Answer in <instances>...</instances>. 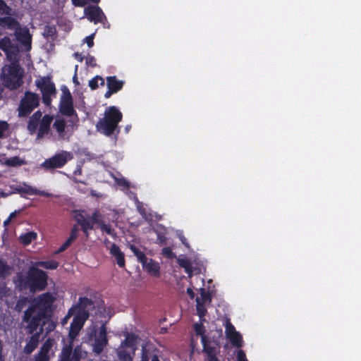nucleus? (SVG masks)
<instances>
[{"instance_id": "bb28decb", "label": "nucleus", "mask_w": 361, "mask_h": 361, "mask_svg": "<svg viewBox=\"0 0 361 361\" xmlns=\"http://www.w3.org/2000/svg\"><path fill=\"white\" fill-rule=\"evenodd\" d=\"M25 161L18 156L8 158L5 160L4 164L8 166L16 167L25 164Z\"/></svg>"}, {"instance_id": "ddd939ff", "label": "nucleus", "mask_w": 361, "mask_h": 361, "mask_svg": "<svg viewBox=\"0 0 361 361\" xmlns=\"http://www.w3.org/2000/svg\"><path fill=\"white\" fill-rule=\"evenodd\" d=\"M53 346L52 340L47 339L42 345L39 350L34 355L33 361H49L51 359L50 351Z\"/></svg>"}, {"instance_id": "13d9d810", "label": "nucleus", "mask_w": 361, "mask_h": 361, "mask_svg": "<svg viewBox=\"0 0 361 361\" xmlns=\"http://www.w3.org/2000/svg\"><path fill=\"white\" fill-rule=\"evenodd\" d=\"M185 273L188 274L189 277H191L192 275V265L190 264L188 267L183 268Z\"/></svg>"}, {"instance_id": "f704fd0d", "label": "nucleus", "mask_w": 361, "mask_h": 361, "mask_svg": "<svg viewBox=\"0 0 361 361\" xmlns=\"http://www.w3.org/2000/svg\"><path fill=\"white\" fill-rule=\"evenodd\" d=\"M92 222V225L97 224L99 226L103 223V216L98 209H96L90 218L89 219Z\"/></svg>"}, {"instance_id": "2eb2a0df", "label": "nucleus", "mask_w": 361, "mask_h": 361, "mask_svg": "<svg viewBox=\"0 0 361 361\" xmlns=\"http://www.w3.org/2000/svg\"><path fill=\"white\" fill-rule=\"evenodd\" d=\"M202 351L207 357V361H220L217 357V354L219 353V350L215 346L212 345V342L209 338L205 340V338H202Z\"/></svg>"}, {"instance_id": "aec40b11", "label": "nucleus", "mask_w": 361, "mask_h": 361, "mask_svg": "<svg viewBox=\"0 0 361 361\" xmlns=\"http://www.w3.org/2000/svg\"><path fill=\"white\" fill-rule=\"evenodd\" d=\"M75 220L77 223L80 225L81 230L87 237L89 235L88 231L92 230L94 228V226L92 225V222L89 219L85 218L82 214H79L76 216Z\"/></svg>"}, {"instance_id": "4468645a", "label": "nucleus", "mask_w": 361, "mask_h": 361, "mask_svg": "<svg viewBox=\"0 0 361 361\" xmlns=\"http://www.w3.org/2000/svg\"><path fill=\"white\" fill-rule=\"evenodd\" d=\"M73 319L72 322L71 323L70 329L68 332V336L71 341H73L77 336L79 334L80 331L82 329L85 322L88 319H85L81 317L80 316H76L73 314Z\"/></svg>"}, {"instance_id": "6e6d98bb", "label": "nucleus", "mask_w": 361, "mask_h": 361, "mask_svg": "<svg viewBox=\"0 0 361 361\" xmlns=\"http://www.w3.org/2000/svg\"><path fill=\"white\" fill-rule=\"evenodd\" d=\"M72 353V345H69L63 350L64 357L69 358Z\"/></svg>"}, {"instance_id": "5701e85b", "label": "nucleus", "mask_w": 361, "mask_h": 361, "mask_svg": "<svg viewBox=\"0 0 361 361\" xmlns=\"http://www.w3.org/2000/svg\"><path fill=\"white\" fill-rule=\"evenodd\" d=\"M195 301H196L197 314L199 316L200 321L204 322L205 319H204V317L207 313V310L204 305V303L201 302V299L199 298V297H197Z\"/></svg>"}, {"instance_id": "69168bd1", "label": "nucleus", "mask_w": 361, "mask_h": 361, "mask_svg": "<svg viewBox=\"0 0 361 361\" xmlns=\"http://www.w3.org/2000/svg\"><path fill=\"white\" fill-rule=\"evenodd\" d=\"M74 55H75V57L76 59H78L80 62L82 61L83 56H82L81 54H79V53L76 52V53L74 54Z\"/></svg>"}, {"instance_id": "dca6fc26", "label": "nucleus", "mask_w": 361, "mask_h": 361, "mask_svg": "<svg viewBox=\"0 0 361 361\" xmlns=\"http://www.w3.org/2000/svg\"><path fill=\"white\" fill-rule=\"evenodd\" d=\"M54 116L50 114H45L39 123L38 131L37 133V139L42 138L47 135L50 130V126L53 121Z\"/></svg>"}, {"instance_id": "f8f14e48", "label": "nucleus", "mask_w": 361, "mask_h": 361, "mask_svg": "<svg viewBox=\"0 0 361 361\" xmlns=\"http://www.w3.org/2000/svg\"><path fill=\"white\" fill-rule=\"evenodd\" d=\"M85 13L87 18L94 22V24L102 23L106 18L100 7L97 6H90L85 9Z\"/></svg>"}, {"instance_id": "09e8293b", "label": "nucleus", "mask_w": 361, "mask_h": 361, "mask_svg": "<svg viewBox=\"0 0 361 361\" xmlns=\"http://www.w3.org/2000/svg\"><path fill=\"white\" fill-rule=\"evenodd\" d=\"M72 4L77 7H83L88 4L87 0H71Z\"/></svg>"}, {"instance_id": "6ab92c4d", "label": "nucleus", "mask_w": 361, "mask_h": 361, "mask_svg": "<svg viewBox=\"0 0 361 361\" xmlns=\"http://www.w3.org/2000/svg\"><path fill=\"white\" fill-rule=\"evenodd\" d=\"M79 228L78 225H74L71 228V233L68 239L64 242V243L58 249L57 253H61L64 252L66 249H68L72 243L76 240L78 236Z\"/></svg>"}, {"instance_id": "4be33fe9", "label": "nucleus", "mask_w": 361, "mask_h": 361, "mask_svg": "<svg viewBox=\"0 0 361 361\" xmlns=\"http://www.w3.org/2000/svg\"><path fill=\"white\" fill-rule=\"evenodd\" d=\"M0 25L1 27L13 30L18 25V22L14 18L5 16L0 18Z\"/></svg>"}, {"instance_id": "4c0bfd02", "label": "nucleus", "mask_w": 361, "mask_h": 361, "mask_svg": "<svg viewBox=\"0 0 361 361\" xmlns=\"http://www.w3.org/2000/svg\"><path fill=\"white\" fill-rule=\"evenodd\" d=\"M200 297L199 298L201 299V302L204 303H210L212 302V295L211 293L208 291H206L205 288H201L200 289Z\"/></svg>"}, {"instance_id": "cd10ccee", "label": "nucleus", "mask_w": 361, "mask_h": 361, "mask_svg": "<svg viewBox=\"0 0 361 361\" xmlns=\"http://www.w3.org/2000/svg\"><path fill=\"white\" fill-rule=\"evenodd\" d=\"M30 302V299L26 296L20 297L17 300L15 310L17 312H22L23 310L27 305L28 303Z\"/></svg>"}, {"instance_id": "0e129e2a", "label": "nucleus", "mask_w": 361, "mask_h": 361, "mask_svg": "<svg viewBox=\"0 0 361 361\" xmlns=\"http://www.w3.org/2000/svg\"><path fill=\"white\" fill-rule=\"evenodd\" d=\"M179 238H180V240H181L182 243H183L185 246H186V247H188V246H189V245H188V242H187V239H186L183 235H180V236L179 237Z\"/></svg>"}, {"instance_id": "e2e57ef3", "label": "nucleus", "mask_w": 361, "mask_h": 361, "mask_svg": "<svg viewBox=\"0 0 361 361\" xmlns=\"http://www.w3.org/2000/svg\"><path fill=\"white\" fill-rule=\"evenodd\" d=\"M2 352H3V346H2L1 341L0 340V361H5V358L2 354Z\"/></svg>"}, {"instance_id": "c756f323", "label": "nucleus", "mask_w": 361, "mask_h": 361, "mask_svg": "<svg viewBox=\"0 0 361 361\" xmlns=\"http://www.w3.org/2000/svg\"><path fill=\"white\" fill-rule=\"evenodd\" d=\"M36 238H37V233L33 231H30V232H27V233L22 235L20 237V239L21 243L23 245H27L30 244L32 240H34Z\"/></svg>"}, {"instance_id": "ea45409f", "label": "nucleus", "mask_w": 361, "mask_h": 361, "mask_svg": "<svg viewBox=\"0 0 361 361\" xmlns=\"http://www.w3.org/2000/svg\"><path fill=\"white\" fill-rule=\"evenodd\" d=\"M118 357L121 361H131L132 357L130 356V353L123 349L120 350L118 352Z\"/></svg>"}, {"instance_id": "a878e982", "label": "nucleus", "mask_w": 361, "mask_h": 361, "mask_svg": "<svg viewBox=\"0 0 361 361\" xmlns=\"http://www.w3.org/2000/svg\"><path fill=\"white\" fill-rule=\"evenodd\" d=\"M137 337L133 333H128L122 343L128 348H134L137 344Z\"/></svg>"}, {"instance_id": "9d476101", "label": "nucleus", "mask_w": 361, "mask_h": 361, "mask_svg": "<svg viewBox=\"0 0 361 361\" xmlns=\"http://www.w3.org/2000/svg\"><path fill=\"white\" fill-rule=\"evenodd\" d=\"M68 153L65 151L56 154L51 158L45 159L42 163L41 167L46 171H52L56 169L62 168L68 161Z\"/></svg>"}, {"instance_id": "603ef678", "label": "nucleus", "mask_w": 361, "mask_h": 361, "mask_svg": "<svg viewBox=\"0 0 361 361\" xmlns=\"http://www.w3.org/2000/svg\"><path fill=\"white\" fill-rule=\"evenodd\" d=\"M178 264L180 267L185 268L186 267H188L190 264H191L190 260L188 259H178Z\"/></svg>"}, {"instance_id": "e433bc0d", "label": "nucleus", "mask_w": 361, "mask_h": 361, "mask_svg": "<svg viewBox=\"0 0 361 361\" xmlns=\"http://www.w3.org/2000/svg\"><path fill=\"white\" fill-rule=\"evenodd\" d=\"M39 121H38L37 120H35L31 117L30 118L27 123V128L31 135L37 132L39 126Z\"/></svg>"}, {"instance_id": "0eeeda50", "label": "nucleus", "mask_w": 361, "mask_h": 361, "mask_svg": "<svg viewBox=\"0 0 361 361\" xmlns=\"http://www.w3.org/2000/svg\"><path fill=\"white\" fill-rule=\"evenodd\" d=\"M93 306L94 302L91 299L87 297H80L78 302L68 310L67 317H71L75 314L88 319L90 317V310Z\"/></svg>"}, {"instance_id": "3c124183", "label": "nucleus", "mask_w": 361, "mask_h": 361, "mask_svg": "<svg viewBox=\"0 0 361 361\" xmlns=\"http://www.w3.org/2000/svg\"><path fill=\"white\" fill-rule=\"evenodd\" d=\"M94 34H92L86 37L85 39V41L89 47H92L94 46Z\"/></svg>"}, {"instance_id": "20e7f679", "label": "nucleus", "mask_w": 361, "mask_h": 361, "mask_svg": "<svg viewBox=\"0 0 361 361\" xmlns=\"http://www.w3.org/2000/svg\"><path fill=\"white\" fill-rule=\"evenodd\" d=\"M23 71L16 61L2 68L1 79L3 85L10 90L18 89L23 83Z\"/></svg>"}, {"instance_id": "680f3d73", "label": "nucleus", "mask_w": 361, "mask_h": 361, "mask_svg": "<svg viewBox=\"0 0 361 361\" xmlns=\"http://www.w3.org/2000/svg\"><path fill=\"white\" fill-rule=\"evenodd\" d=\"M18 213V211H14L13 212H11L8 218V221H11L13 219L16 218Z\"/></svg>"}, {"instance_id": "c03bdc74", "label": "nucleus", "mask_w": 361, "mask_h": 361, "mask_svg": "<svg viewBox=\"0 0 361 361\" xmlns=\"http://www.w3.org/2000/svg\"><path fill=\"white\" fill-rule=\"evenodd\" d=\"M56 33V30L54 26H47L44 30V35L47 37H53Z\"/></svg>"}, {"instance_id": "8fccbe9b", "label": "nucleus", "mask_w": 361, "mask_h": 361, "mask_svg": "<svg viewBox=\"0 0 361 361\" xmlns=\"http://www.w3.org/2000/svg\"><path fill=\"white\" fill-rule=\"evenodd\" d=\"M157 240L161 244H165L167 240V238L164 233H161V232H157Z\"/></svg>"}, {"instance_id": "bf43d9fd", "label": "nucleus", "mask_w": 361, "mask_h": 361, "mask_svg": "<svg viewBox=\"0 0 361 361\" xmlns=\"http://www.w3.org/2000/svg\"><path fill=\"white\" fill-rule=\"evenodd\" d=\"M185 273L188 274L189 277H191L192 275V265L190 264L188 267L183 268Z\"/></svg>"}, {"instance_id": "423d86ee", "label": "nucleus", "mask_w": 361, "mask_h": 361, "mask_svg": "<svg viewBox=\"0 0 361 361\" xmlns=\"http://www.w3.org/2000/svg\"><path fill=\"white\" fill-rule=\"evenodd\" d=\"M35 85L42 92V102L47 106L50 107L52 101L51 96L55 97L56 94L55 84L49 77H42L35 81Z\"/></svg>"}, {"instance_id": "b1692460", "label": "nucleus", "mask_w": 361, "mask_h": 361, "mask_svg": "<svg viewBox=\"0 0 361 361\" xmlns=\"http://www.w3.org/2000/svg\"><path fill=\"white\" fill-rule=\"evenodd\" d=\"M35 265L46 269H56L59 266V263L54 259L47 260V261H39L35 263Z\"/></svg>"}, {"instance_id": "39448f33", "label": "nucleus", "mask_w": 361, "mask_h": 361, "mask_svg": "<svg viewBox=\"0 0 361 361\" xmlns=\"http://www.w3.org/2000/svg\"><path fill=\"white\" fill-rule=\"evenodd\" d=\"M39 105V97L37 94L26 91L20 99L18 107L19 117H27Z\"/></svg>"}, {"instance_id": "37998d69", "label": "nucleus", "mask_w": 361, "mask_h": 361, "mask_svg": "<svg viewBox=\"0 0 361 361\" xmlns=\"http://www.w3.org/2000/svg\"><path fill=\"white\" fill-rule=\"evenodd\" d=\"M138 212L140 214V215L146 220V221H151L152 220V215L149 213H147L146 209L142 207H137Z\"/></svg>"}, {"instance_id": "72a5a7b5", "label": "nucleus", "mask_w": 361, "mask_h": 361, "mask_svg": "<svg viewBox=\"0 0 361 361\" xmlns=\"http://www.w3.org/2000/svg\"><path fill=\"white\" fill-rule=\"evenodd\" d=\"M99 81H100V85L104 86L105 84L104 79L99 75L94 76L89 81V87L91 88V90H93L97 89L99 87Z\"/></svg>"}, {"instance_id": "79ce46f5", "label": "nucleus", "mask_w": 361, "mask_h": 361, "mask_svg": "<svg viewBox=\"0 0 361 361\" xmlns=\"http://www.w3.org/2000/svg\"><path fill=\"white\" fill-rule=\"evenodd\" d=\"M161 254L169 259L175 257V255L170 247H165L161 250Z\"/></svg>"}, {"instance_id": "1a4fd4ad", "label": "nucleus", "mask_w": 361, "mask_h": 361, "mask_svg": "<svg viewBox=\"0 0 361 361\" xmlns=\"http://www.w3.org/2000/svg\"><path fill=\"white\" fill-rule=\"evenodd\" d=\"M91 336H94L93 351L97 354H100L106 345L108 344L107 332L105 324H102L99 331L92 330Z\"/></svg>"}, {"instance_id": "9b49d317", "label": "nucleus", "mask_w": 361, "mask_h": 361, "mask_svg": "<svg viewBox=\"0 0 361 361\" xmlns=\"http://www.w3.org/2000/svg\"><path fill=\"white\" fill-rule=\"evenodd\" d=\"M124 84V81L118 80L115 75L106 77V85L108 90L104 93V97L108 99L113 94L117 93L121 90Z\"/></svg>"}, {"instance_id": "473e14b6", "label": "nucleus", "mask_w": 361, "mask_h": 361, "mask_svg": "<svg viewBox=\"0 0 361 361\" xmlns=\"http://www.w3.org/2000/svg\"><path fill=\"white\" fill-rule=\"evenodd\" d=\"M140 361H160L157 355H151L146 348H143L142 350V355Z\"/></svg>"}, {"instance_id": "4d7b16f0", "label": "nucleus", "mask_w": 361, "mask_h": 361, "mask_svg": "<svg viewBox=\"0 0 361 361\" xmlns=\"http://www.w3.org/2000/svg\"><path fill=\"white\" fill-rule=\"evenodd\" d=\"M118 184L119 185L123 186L125 188H128L129 187V183L126 179H124V178L118 180Z\"/></svg>"}, {"instance_id": "6e6552de", "label": "nucleus", "mask_w": 361, "mask_h": 361, "mask_svg": "<svg viewBox=\"0 0 361 361\" xmlns=\"http://www.w3.org/2000/svg\"><path fill=\"white\" fill-rule=\"evenodd\" d=\"M59 112L68 117L75 116L78 118V114L73 106V99L69 90L64 87L62 89V95L61 97L59 105Z\"/></svg>"}, {"instance_id": "f3484780", "label": "nucleus", "mask_w": 361, "mask_h": 361, "mask_svg": "<svg viewBox=\"0 0 361 361\" xmlns=\"http://www.w3.org/2000/svg\"><path fill=\"white\" fill-rule=\"evenodd\" d=\"M110 254L114 257L116 264L120 267H125V255L123 252H121L120 247L115 243H113L111 246Z\"/></svg>"}, {"instance_id": "2f4dec72", "label": "nucleus", "mask_w": 361, "mask_h": 361, "mask_svg": "<svg viewBox=\"0 0 361 361\" xmlns=\"http://www.w3.org/2000/svg\"><path fill=\"white\" fill-rule=\"evenodd\" d=\"M231 343L235 347L240 348L243 345V338L239 332L233 334L227 338Z\"/></svg>"}, {"instance_id": "774afa93", "label": "nucleus", "mask_w": 361, "mask_h": 361, "mask_svg": "<svg viewBox=\"0 0 361 361\" xmlns=\"http://www.w3.org/2000/svg\"><path fill=\"white\" fill-rule=\"evenodd\" d=\"M69 318L70 317H67L66 314V317L63 319V324H65Z\"/></svg>"}, {"instance_id": "338daca9", "label": "nucleus", "mask_w": 361, "mask_h": 361, "mask_svg": "<svg viewBox=\"0 0 361 361\" xmlns=\"http://www.w3.org/2000/svg\"><path fill=\"white\" fill-rule=\"evenodd\" d=\"M88 1V3L89 2H92V3H94V4H98L100 0H87Z\"/></svg>"}, {"instance_id": "a19ab883", "label": "nucleus", "mask_w": 361, "mask_h": 361, "mask_svg": "<svg viewBox=\"0 0 361 361\" xmlns=\"http://www.w3.org/2000/svg\"><path fill=\"white\" fill-rule=\"evenodd\" d=\"M237 332L238 331H236L234 326L231 322H228L226 325V331H225L226 338H228V336H230Z\"/></svg>"}, {"instance_id": "393cba45", "label": "nucleus", "mask_w": 361, "mask_h": 361, "mask_svg": "<svg viewBox=\"0 0 361 361\" xmlns=\"http://www.w3.org/2000/svg\"><path fill=\"white\" fill-rule=\"evenodd\" d=\"M130 249L133 252L134 255L137 257V261L141 264L145 263L147 257L144 252L141 251L136 245H130Z\"/></svg>"}, {"instance_id": "58836bf2", "label": "nucleus", "mask_w": 361, "mask_h": 361, "mask_svg": "<svg viewBox=\"0 0 361 361\" xmlns=\"http://www.w3.org/2000/svg\"><path fill=\"white\" fill-rule=\"evenodd\" d=\"M99 228L102 231L105 232L108 235L112 237L116 236V233L115 232L114 229L111 227L110 224H105L103 221V223L99 226Z\"/></svg>"}, {"instance_id": "7ed1b4c3", "label": "nucleus", "mask_w": 361, "mask_h": 361, "mask_svg": "<svg viewBox=\"0 0 361 361\" xmlns=\"http://www.w3.org/2000/svg\"><path fill=\"white\" fill-rule=\"evenodd\" d=\"M123 114L115 106L107 107L104 114V117L100 118L96 124L97 130L107 136L111 137L120 133L118 123L122 121Z\"/></svg>"}, {"instance_id": "c85d7f7f", "label": "nucleus", "mask_w": 361, "mask_h": 361, "mask_svg": "<svg viewBox=\"0 0 361 361\" xmlns=\"http://www.w3.org/2000/svg\"><path fill=\"white\" fill-rule=\"evenodd\" d=\"M13 44L8 37H4L0 39V49L8 54L9 50L13 48Z\"/></svg>"}, {"instance_id": "de8ad7c7", "label": "nucleus", "mask_w": 361, "mask_h": 361, "mask_svg": "<svg viewBox=\"0 0 361 361\" xmlns=\"http://www.w3.org/2000/svg\"><path fill=\"white\" fill-rule=\"evenodd\" d=\"M86 64L91 67H95L97 66L95 58L93 56L89 55L86 58Z\"/></svg>"}, {"instance_id": "7c9ffc66", "label": "nucleus", "mask_w": 361, "mask_h": 361, "mask_svg": "<svg viewBox=\"0 0 361 361\" xmlns=\"http://www.w3.org/2000/svg\"><path fill=\"white\" fill-rule=\"evenodd\" d=\"M202 322H203L201 321L200 323H195L193 324V329L196 335L201 336V342H202L203 337L205 338V340L209 338V337L205 334V329Z\"/></svg>"}, {"instance_id": "a211bd4d", "label": "nucleus", "mask_w": 361, "mask_h": 361, "mask_svg": "<svg viewBox=\"0 0 361 361\" xmlns=\"http://www.w3.org/2000/svg\"><path fill=\"white\" fill-rule=\"evenodd\" d=\"M142 268L151 276H159L160 267L158 262H155L152 259H147L145 263L142 264Z\"/></svg>"}, {"instance_id": "5fc2aeb1", "label": "nucleus", "mask_w": 361, "mask_h": 361, "mask_svg": "<svg viewBox=\"0 0 361 361\" xmlns=\"http://www.w3.org/2000/svg\"><path fill=\"white\" fill-rule=\"evenodd\" d=\"M8 9L9 7L7 6L6 2L4 0H0V11L8 13L7 10Z\"/></svg>"}, {"instance_id": "f03ea898", "label": "nucleus", "mask_w": 361, "mask_h": 361, "mask_svg": "<svg viewBox=\"0 0 361 361\" xmlns=\"http://www.w3.org/2000/svg\"><path fill=\"white\" fill-rule=\"evenodd\" d=\"M47 280L48 276L44 271L32 266L29 268L26 276L18 274L15 282L20 290L29 289L30 292L36 293L46 288Z\"/></svg>"}, {"instance_id": "052dcab7", "label": "nucleus", "mask_w": 361, "mask_h": 361, "mask_svg": "<svg viewBox=\"0 0 361 361\" xmlns=\"http://www.w3.org/2000/svg\"><path fill=\"white\" fill-rule=\"evenodd\" d=\"M187 293L191 299H193L195 298V294L194 291L192 290V288H188L187 289Z\"/></svg>"}, {"instance_id": "864d4df0", "label": "nucleus", "mask_w": 361, "mask_h": 361, "mask_svg": "<svg viewBox=\"0 0 361 361\" xmlns=\"http://www.w3.org/2000/svg\"><path fill=\"white\" fill-rule=\"evenodd\" d=\"M30 117L35 120H37L38 121H40L43 116H42V111L38 110V111H35Z\"/></svg>"}, {"instance_id": "412c9836", "label": "nucleus", "mask_w": 361, "mask_h": 361, "mask_svg": "<svg viewBox=\"0 0 361 361\" xmlns=\"http://www.w3.org/2000/svg\"><path fill=\"white\" fill-rule=\"evenodd\" d=\"M66 126V121L62 118H56L53 123V127L56 130L60 137H63Z\"/></svg>"}, {"instance_id": "a18cd8bd", "label": "nucleus", "mask_w": 361, "mask_h": 361, "mask_svg": "<svg viewBox=\"0 0 361 361\" xmlns=\"http://www.w3.org/2000/svg\"><path fill=\"white\" fill-rule=\"evenodd\" d=\"M8 128V124L6 121H0V138L4 137V134L5 131H6Z\"/></svg>"}, {"instance_id": "c9c22d12", "label": "nucleus", "mask_w": 361, "mask_h": 361, "mask_svg": "<svg viewBox=\"0 0 361 361\" xmlns=\"http://www.w3.org/2000/svg\"><path fill=\"white\" fill-rule=\"evenodd\" d=\"M11 272V267L8 264V263L0 259V278L6 277L9 275Z\"/></svg>"}, {"instance_id": "f257e3e1", "label": "nucleus", "mask_w": 361, "mask_h": 361, "mask_svg": "<svg viewBox=\"0 0 361 361\" xmlns=\"http://www.w3.org/2000/svg\"><path fill=\"white\" fill-rule=\"evenodd\" d=\"M55 300L51 293H42L32 299L24 311L23 321L26 323V332L31 334L23 348L25 354L30 355L37 348L45 324L44 319L50 316Z\"/></svg>"}, {"instance_id": "49530a36", "label": "nucleus", "mask_w": 361, "mask_h": 361, "mask_svg": "<svg viewBox=\"0 0 361 361\" xmlns=\"http://www.w3.org/2000/svg\"><path fill=\"white\" fill-rule=\"evenodd\" d=\"M237 361H247L246 355L243 350H238L236 354Z\"/></svg>"}]
</instances>
